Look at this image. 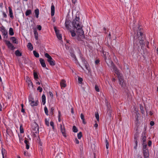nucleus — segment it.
<instances>
[{"mask_svg": "<svg viewBox=\"0 0 158 158\" xmlns=\"http://www.w3.org/2000/svg\"><path fill=\"white\" fill-rule=\"evenodd\" d=\"M79 18L77 17L73 19L72 22V24L74 29L76 28L77 35V39L79 41H81V43L84 45H85V42L83 41L85 39V36L84 35V31L82 29V26H80L79 24L78 20Z\"/></svg>", "mask_w": 158, "mask_h": 158, "instance_id": "nucleus-1", "label": "nucleus"}, {"mask_svg": "<svg viewBox=\"0 0 158 158\" xmlns=\"http://www.w3.org/2000/svg\"><path fill=\"white\" fill-rule=\"evenodd\" d=\"M31 128L32 130V132L33 133V135L35 137L36 136V134H39V126L35 122H34L32 124Z\"/></svg>", "mask_w": 158, "mask_h": 158, "instance_id": "nucleus-2", "label": "nucleus"}, {"mask_svg": "<svg viewBox=\"0 0 158 158\" xmlns=\"http://www.w3.org/2000/svg\"><path fill=\"white\" fill-rule=\"evenodd\" d=\"M109 63L110 64V66L112 67L113 70L114 71L115 73L118 74L119 73V70L116 66L114 64L112 60H109Z\"/></svg>", "mask_w": 158, "mask_h": 158, "instance_id": "nucleus-3", "label": "nucleus"}, {"mask_svg": "<svg viewBox=\"0 0 158 158\" xmlns=\"http://www.w3.org/2000/svg\"><path fill=\"white\" fill-rule=\"evenodd\" d=\"M54 28L58 39L59 40H61L62 38V35L60 33L59 30L57 29L56 26L54 27Z\"/></svg>", "mask_w": 158, "mask_h": 158, "instance_id": "nucleus-4", "label": "nucleus"}, {"mask_svg": "<svg viewBox=\"0 0 158 158\" xmlns=\"http://www.w3.org/2000/svg\"><path fill=\"white\" fill-rule=\"evenodd\" d=\"M29 101L31 102L30 104L32 106H37L38 104V101L37 100L35 102L33 101V99L32 98H29Z\"/></svg>", "mask_w": 158, "mask_h": 158, "instance_id": "nucleus-5", "label": "nucleus"}, {"mask_svg": "<svg viewBox=\"0 0 158 158\" xmlns=\"http://www.w3.org/2000/svg\"><path fill=\"white\" fill-rule=\"evenodd\" d=\"M4 42L9 48L10 49L12 50H13L15 49V48L13 45L9 41L5 40Z\"/></svg>", "mask_w": 158, "mask_h": 158, "instance_id": "nucleus-6", "label": "nucleus"}, {"mask_svg": "<svg viewBox=\"0 0 158 158\" xmlns=\"http://www.w3.org/2000/svg\"><path fill=\"white\" fill-rule=\"evenodd\" d=\"M60 129L64 137H66L67 136L66 134L65 130L64 128V126L63 125V126L62 124H60Z\"/></svg>", "mask_w": 158, "mask_h": 158, "instance_id": "nucleus-7", "label": "nucleus"}, {"mask_svg": "<svg viewBox=\"0 0 158 158\" xmlns=\"http://www.w3.org/2000/svg\"><path fill=\"white\" fill-rule=\"evenodd\" d=\"M136 35L137 36V38L138 40H143V34L142 31H140L138 35L137 34Z\"/></svg>", "mask_w": 158, "mask_h": 158, "instance_id": "nucleus-8", "label": "nucleus"}, {"mask_svg": "<svg viewBox=\"0 0 158 158\" xmlns=\"http://www.w3.org/2000/svg\"><path fill=\"white\" fill-rule=\"evenodd\" d=\"M144 158H148L149 156V152L148 150H144L143 151Z\"/></svg>", "mask_w": 158, "mask_h": 158, "instance_id": "nucleus-9", "label": "nucleus"}, {"mask_svg": "<svg viewBox=\"0 0 158 158\" xmlns=\"http://www.w3.org/2000/svg\"><path fill=\"white\" fill-rule=\"evenodd\" d=\"M71 23V21L69 20H66L65 21V27L67 29L69 30L71 29L69 28V27H70V24Z\"/></svg>", "mask_w": 158, "mask_h": 158, "instance_id": "nucleus-10", "label": "nucleus"}, {"mask_svg": "<svg viewBox=\"0 0 158 158\" xmlns=\"http://www.w3.org/2000/svg\"><path fill=\"white\" fill-rule=\"evenodd\" d=\"M26 82L27 83L28 85L30 86V85L33 87V85L30 79L28 77H26Z\"/></svg>", "mask_w": 158, "mask_h": 158, "instance_id": "nucleus-11", "label": "nucleus"}, {"mask_svg": "<svg viewBox=\"0 0 158 158\" xmlns=\"http://www.w3.org/2000/svg\"><path fill=\"white\" fill-rule=\"evenodd\" d=\"M60 85L61 89L63 88H65L66 86V81L64 80H62L60 82Z\"/></svg>", "mask_w": 158, "mask_h": 158, "instance_id": "nucleus-12", "label": "nucleus"}, {"mask_svg": "<svg viewBox=\"0 0 158 158\" xmlns=\"http://www.w3.org/2000/svg\"><path fill=\"white\" fill-rule=\"evenodd\" d=\"M40 61L41 66L44 68H45L46 67V65L45 63L44 60L42 58H40Z\"/></svg>", "mask_w": 158, "mask_h": 158, "instance_id": "nucleus-13", "label": "nucleus"}, {"mask_svg": "<svg viewBox=\"0 0 158 158\" xmlns=\"http://www.w3.org/2000/svg\"><path fill=\"white\" fill-rule=\"evenodd\" d=\"M0 31L2 32L3 35L5 34L6 33H7V31L6 30L5 27L3 26L0 27Z\"/></svg>", "mask_w": 158, "mask_h": 158, "instance_id": "nucleus-14", "label": "nucleus"}, {"mask_svg": "<svg viewBox=\"0 0 158 158\" xmlns=\"http://www.w3.org/2000/svg\"><path fill=\"white\" fill-rule=\"evenodd\" d=\"M45 56L48 58L47 61L48 62L50 60H53V59L52 58L51 56L48 53H45L44 54Z\"/></svg>", "mask_w": 158, "mask_h": 158, "instance_id": "nucleus-15", "label": "nucleus"}, {"mask_svg": "<svg viewBox=\"0 0 158 158\" xmlns=\"http://www.w3.org/2000/svg\"><path fill=\"white\" fill-rule=\"evenodd\" d=\"M51 16H52L54 15L55 13V7L54 5L53 4V3H52V5L51 6Z\"/></svg>", "mask_w": 158, "mask_h": 158, "instance_id": "nucleus-16", "label": "nucleus"}, {"mask_svg": "<svg viewBox=\"0 0 158 158\" xmlns=\"http://www.w3.org/2000/svg\"><path fill=\"white\" fill-rule=\"evenodd\" d=\"M33 31H34L35 39L36 40H38V32H37L35 28L34 29Z\"/></svg>", "mask_w": 158, "mask_h": 158, "instance_id": "nucleus-17", "label": "nucleus"}, {"mask_svg": "<svg viewBox=\"0 0 158 158\" xmlns=\"http://www.w3.org/2000/svg\"><path fill=\"white\" fill-rule=\"evenodd\" d=\"M8 9H9V10L10 16L11 18L12 19H13V18L14 17L13 16V12H12V9L10 7H9Z\"/></svg>", "mask_w": 158, "mask_h": 158, "instance_id": "nucleus-18", "label": "nucleus"}, {"mask_svg": "<svg viewBox=\"0 0 158 158\" xmlns=\"http://www.w3.org/2000/svg\"><path fill=\"white\" fill-rule=\"evenodd\" d=\"M118 83L119 84L121 85V87L122 88H125L126 86V85L123 81H118Z\"/></svg>", "mask_w": 158, "mask_h": 158, "instance_id": "nucleus-19", "label": "nucleus"}, {"mask_svg": "<svg viewBox=\"0 0 158 158\" xmlns=\"http://www.w3.org/2000/svg\"><path fill=\"white\" fill-rule=\"evenodd\" d=\"M41 99L43 105H44L46 102V97L44 94H43L41 97Z\"/></svg>", "mask_w": 158, "mask_h": 158, "instance_id": "nucleus-20", "label": "nucleus"}, {"mask_svg": "<svg viewBox=\"0 0 158 158\" xmlns=\"http://www.w3.org/2000/svg\"><path fill=\"white\" fill-rule=\"evenodd\" d=\"M80 117L81 119L82 120V123L83 124H85L86 123V122L85 121V119L84 118V116L83 114L81 113L80 115Z\"/></svg>", "mask_w": 158, "mask_h": 158, "instance_id": "nucleus-21", "label": "nucleus"}, {"mask_svg": "<svg viewBox=\"0 0 158 158\" xmlns=\"http://www.w3.org/2000/svg\"><path fill=\"white\" fill-rule=\"evenodd\" d=\"M35 15V17L36 18H38L39 17V11L38 9L37 8L34 11Z\"/></svg>", "mask_w": 158, "mask_h": 158, "instance_id": "nucleus-22", "label": "nucleus"}, {"mask_svg": "<svg viewBox=\"0 0 158 158\" xmlns=\"http://www.w3.org/2000/svg\"><path fill=\"white\" fill-rule=\"evenodd\" d=\"M10 39L12 40L13 43L16 44H18V42L16 41V39L14 37H12L10 38Z\"/></svg>", "mask_w": 158, "mask_h": 158, "instance_id": "nucleus-23", "label": "nucleus"}, {"mask_svg": "<svg viewBox=\"0 0 158 158\" xmlns=\"http://www.w3.org/2000/svg\"><path fill=\"white\" fill-rule=\"evenodd\" d=\"M107 114L108 115V116L109 117V118H110L111 117L112 111L109 109L108 107L107 108Z\"/></svg>", "mask_w": 158, "mask_h": 158, "instance_id": "nucleus-24", "label": "nucleus"}, {"mask_svg": "<svg viewBox=\"0 0 158 158\" xmlns=\"http://www.w3.org/2000/svg\"><path fill=\"white\" fill-rule=\"evenodd\" d=\"M27 47L31 51H32L33 49V47L31 44V43L30 42L28 43L27 44Z\"/></svg>", "mask_w": 158, "mask_h": 158, "instance_id": "nucleus-25", "label": "nucleus"}, {"mask_svg": "<svg viewBox=\"0 0 158 158\" xmlns=\"http://www.w3.org/2000/svg\"><path fill=\"white\" fill-rule=\"evenodd\" d=\"M15 53L17 56H22V53L19 50L16 51Z\"/></svg>", "mask_w": 158, "mask_h": 158, "instance_id": "nucleus-26", "label": "nucleus"}, {"mask_svg": "<svg viewBox=\"0 0 158 158\" xmlns=\"http://www.w3.org/2000/svg\"><path fill=\"white\" fill-rule=\"evenodd\" d=\"M24 143L26 144V148L27 149H28L29 148V142L27 140L25 139L24 140Z\"/></svg>", "mask_w": 158, "mask_h": 158, "instance_id": "nucleus-27", "label": "nucleus"}, {"mask_svg": "<svg viewBox=\"0 0 158 158\" xmlns=\"http://www.w3.org/2000/svg\"><path fill=\"white\" fill-rule=\"evenodd\" d=\"M48 62L51 66H53L55 64V61L53 60H53H50Z\"/></svg>", "mask_w": 158, "mask_h": 158, "instance_id": "nucleus-28", "label": "nucleus"}, {"mask_svg": "<svg viewBox=\"0 0 158 158\" xmlns=\"http://www.w3.org/2000/svg\"><path fill=\"white\" fill-rule=\"evenodd\" d=\"M33 75L34 79L36 80L37 81V80L38 79V77L37 73L36 72L34 71L33 73Z\"/></svg>", "mask_w": 158, "mask_h": 158, "instance_id": "nucleus-29", "label": "nucleus"}, {"mask_svg": "<svg viewBox=\"0 0 158 158\" xmlns=\"http://www.w3.org/2000/svg\"><path fill=\"white\" fill-rule=\"evenodd\" d=\"M9 34L10 35H14L13 29L12 28L10 27L9 30Z\"/></svg>", "mask_w": 158, "mask_h": 158, "instance_id": "nucleus-30", "label": "nucleus"}, {"mask_svg": "<svg viewBox=\"0 0 158 158\" xmlns=\"http://www.w3.org/2000/svg\"><path fill=\"white\" fill-rule=\"evenodd\" d=\"M31 14V10H27L26 12V15L27 16Z\"/></svg>", "mask_w": 158, "mask_h": 158, "instance_id": "nucleus-31", "label": "nucleus"}, {"mask_svg": "<svg viewBox=\"0 0 158 158\" xmlns=\"http://www.w3.org/2000/svg\"><path fill=\"white\" fill-rule=\"evenodd\" d=\"M33 53L36 57L38 58L39 57V54L36 51H33Z\"/></svg>", "mask_w": 158, "mask_h": 158, "instance_id": "nucleus-32", "label": "nucleus"}, {"mask_svg": "<svg viewBox=\"0 0 158 158\" xmlns=\"http://www.w3.org/2000/svg\"><path fill=\"white\" fill-rule=\"evenodd\" d=\"M142 145H143V151L145 150H148L147 148V145L146 143H142Z\"/></svg>", "mask_w": 158, "mask_h": 158, "instance_id": "nucleus-33", "label": "nucleus"}, {"mask_svg": "<svg viewBox=\"0 0 158 158\" xmlns=\"http://www.w3.org/2000/svg\"><path fill=\"white\" fill-rule=\"evenodd\" d=\"M139 43L140 45L141 46V47H142V46L143 45H145V42H144V40H139Z\"/></svg>", "mask_w": 158, "mask_h": 158, "instance_id": "nucleus-34", "label": "nucleus"}, {"mask_svg": "<svg viewBox=\"0 0 158 158\" xmlns=\"http://www.w3.org/2000/svg\"><path fill=\"white\" fill-rule=\"evenodd\" d=\"M73 131L75 133L77 132L78 131V129L75 126H73Z\"/></svg>", "mask_w": 158, "mask_h": 158, "instance_id": "nucleus-35", "label": "nucleus"}, {"mask_svg": "<svg viewBox=\"0 0 158 158\" xmlns=\"http://www.w3.org/2000/svg\"><path fill=\"white\" fill-rule=\"evenodd\" d=\"M70 54H71V56L72 57L74 58V59H75V60L76 61H77V60L76 57L75 55L74 54V53H73V52H71Z\"/></svg>", "mask_w": 158, "mask_h": 158, "instance_id": "nucleus-36", "label": "nucleus"}, {"mask_svg": "<svg viewBox=\"0 0 158 158\" xmlns=\"http://www.w3.org/2000/svg\"><path fill=\"white\" fill-rule=\"evenodd\" d=\"M95 116L97 120L98 121L99 120V115L98 112H96L95 113Z\"/></svg>", "mask_w": 158, "mask_h": 158, "instance_id": "nucleus-37", "label": "nucleus"}, {"mask_svg": "<svg viewBox=\"0 0 158 158\" xmlns=\"http://www.w3.org/2000/svg\"><path fill=\"white\" fill-rule=\"evenodd\" d=\"M81 59L83 62V63L84 64H87V61L85 60L84 58L81 57Z\"/></svg>", "mask_w": 158, "mask_h": 158, "instance_id": "nucleus-38", "label": "nucleus"}, {"mask_svg": "<svg viewBox=\"0 0 158 158\" xmlns=\"http://www.w3.org/2000/svg\"><path fill=\"white\" fill-rule=\"evenodd\" d=\"M82 136V133L81 132H79L78 134H77V137L79 139H81V137Z\"/></svg>", "mask_w": 158, "mask_h": 158, "instance_id": "nucleus-39", "label": "nucleus"}, {"mask_svg": "<svg viewBox=\"0 0 158 158\" xmlns=\"http://www.w3.org/2000/svg\"><path fill=\"white\" fill-rule=\"evenodd\" d=\"M44 110L46 114L47 115H48V110L46 106L44 108Z\"/></svg>", "mask_w": 158, "mask_h": 158, "instance_id": "nucleus-40", "label": "nucleus"}, {"mask_svg": "<svg viewBox=\"0 0 158 158\" xmlns=\"http://www.w3.org/2000/svg\"><path fill=\"white\" fill-rule=\"evenodd\" d=\"M140 110L141 111V112L143 114H144V111L143 110V106H142V105H140Z\"/></svg>", "mask_w": 158, "mask_h": 158, "instance_id": "nucleus-41", "label": "nucleus"}, {"mask_svg": "<svg viewBox=\"0 0 158 158\" xmlns=\"http://www.w3.org/2000/svg\"><path fill=\"white\" fill-rule=\"evenodd\" d=\"M105 143L106 148V149H108L109 148V142L107 139H106L105 140Z\"/></svg>", "mask_w": 158, "mask_h": 158, "instance_id": "nucleus-42", "label": "nucleus"}, {"mask_svg": "<svg viewBox=\"0 0 158 158\" xmlns=\"http://www.w3.org/2000/svg\"><path fill=\"white\" fill-rule=\"evenodd\" d=\"M134 141L135 142V146L134 147V148H135V149H137V144H138L137 140H134Z\"/></svg>", "mask_w": 158, "mask_h": 158, "instance_id": "nucleus-43", "label": "nucleus"}, {"mask_svg": "<svg viewBox=\"0 0 158 158\" xmlns=\"http://www.w3.org/2000/svg\"><path fill=\"white\" fill-rule=\"evenodd\" d=\"M69 31L71 32V35L72 37H74L76 35V34L74 31Z\"/></svg>", "mask_w": 158, "mask_h": 158, "instance_id": "nucleus-44", "label": "nucleus"}, {"mask_svg": "<svg viewBox=\"0 0 158 158\" xmlns=\"http://www.w3.org/2000/svg\"><path fill=\"white\" fill-rule=\"evenodd\" d=\"M20 131L21 133H22L24 132L23 129L22 127V125H21L20 127Z\"/></svg>", "mask_w": 158, "mask_h": 158, "instance_id": "nucleus-45", "label": "nucleus"}, {"mask_svg": "<svg viewBox=\"0 0 158 158\" xmlns=\"http://www.w3.org/2000/svg\"><path fill=\"white\" fill-rule=\"evenodd\" d=\"M142 141H143V143H146L145 142L146 140V137L145 136H144L143 137V138L142 139Z\"/></svg>", "mask_w": 158, "mask_h": 158, "instance_id": "nucleus-46", "label": "nucleus"}, {"mask_svg": "<svg viewBox=\"0 0 158 158\" xmlns=\"http://www.w3.org/2000/svg\"><path fill=\"white\" fill-rule=\"evenodd\" d=\"M83 81V79L80 77H78V83L80 84H81L82 83V82Z\"/></svg>", "mask_w": 158, "mask_h": 158, "instance_id": "nucleus-47", "label": "nucleus"}, {"mask_svg": "<svg viewBox=\"0 0 158 158\" xmlns=\"http://www.w3.org/2000/svg\"><path fill=\"white\" fill-rule=\"evenodd\" d=\"M138 137V133H136L134 135V138L135 140H137V138Z\"/></svg>", "mask_w": 158, "mask_h": 158, "instance_id": "nucleus-48", "label": "nucleus"}, {"mask_svg": "<svg viewBox=\"0 0 158 158\" xmlns=\"http://www.w3.org/2000/svg\"><path fill=\"white\" fill-rule=\"evenodd\" d=\"M24 154L26 156H30V154H29L27 152H24Z\"/></svg>", "mask_w": 158, "mask_h": 158, "instance_id": "nucleus-49", "label": "nucleus"}, {"mask_svg": "<svg viewBox=\"0 0 158 158\" xmlns=\"http://www.w3.org/2000/svg\"><path fill=\"white\" fill-rule=\"evenodd\" d=\"M95 89L96 90V91H97V92H98L99 91V88L98 87V86L97 85H95Z\"/></svg>", "mask_w": 158, "mask_h": 158, "instance_id": "nucleus-50", "label": "nucleus"}, {"mask_svg": "<svg viewBox=\"0 0 158 158\" xmlns=\"http://www.w3.org/2000/svg\"><path fill=\"white\" fill-rule=\"evenodd\" d=\"M118 81H123V79L122 77V76L120 75L118 76Z\"/></svg>", "mask_w": 158, "mask_h": 158, "instance_id": "nucleus-51", "label": "nucleus"}, {"mask_svg": "<svg viewBox=\"0 0 158 158\" xmlns=\"http://www.w3.org/2000/svg\"><path fill=\"white\" fill-rule=\"evenodd\" d=\"M37 90H39L40 92H41L43 90L42 88L40 86H39L37 89Z\"/></svg>", "mask_w": 158, "mask_h": 158, "instance_id": "nucleus-52", "label": "nucleus"}, {"mask_svg": "<svg viewBox=\"0 0 158 158\" xmlns=\"http://www.w3.org/2000/svg\"><path fill=\"white\" fill-rule=\"evenodd\" d=\"M104 60L106 62L107 64V65H108V66H110V64H109V63H108L106 61V56H104Z\"/></svg>", "mask_w": 158, "mask_h": 158, "instance_id": "nucleus-53", "label": "nucleus"}, {"mask_svg": "<svg viewBox=\"0 0 158 158\" xmlns=\"http://www.w3.org/2000/svg\"><path fill=\"white\" fill-rule=\"evenodd\" d=\"M141 29H142V28H140V27L139 26V27L138 30H137V34L138 35L139 34V32L140 31H141Z\"/></svg>", "mask_w": 158, "mask_h": 158, "instance_id": "nucleus-54", "label": "nucleus"}, {"mask_svg": "<svg viewBox=\"0 0 158 158\" xmlns=\"http://www.w3.org/2000/svg\"><path fill=\"white\" fill-rule=\"evenodd\" d=\"M45 124H46V125L47 126H49V121H48L47 120V118H46L45 119Z\"/></svg>", "mask_w": 158, "mask_h": 158, "instance_id": "nucleus-55", "label": "nucleus"}, {"mask_svg": "<svg viewBox=\"0 0 158 158\" xmlns=\"http://www.w3.org/2000/svg\"><path fill=\"white\" fill-rule=\"evenodd\" d=\"M54 110V109L53 107H52L51 108L50 113L52 115L53 114Z\"/></svg>", "mask_w": 158, "mask_h": 158, "instance_id": "nucleus-56", "label": "nucleus"}, {"mask_svg": "<svg viewBox=\"0 0 158 158\" xmlns=\"http://www.w3.org/2000/svg\"><path fill=\"white\" fill-rule=\"evenodd\" d=\"M41 28L42 27L41 25H38L37 26V29L39 30L40 31L41 30Z\"/></svg>", "mask_w": 158, "mask_h": 158, "instance_id": "nucleus-57", "label": "nucleus"}, {"mask_svg": "<svg viewBox=\"0 0 158 158\" xmlns=\"http://www.w3.org/2000/svg\"><path fill=\"white\" fill-rule=\"evenodd\" d=\"M24 63L27 64L28 63V60H27L26 58H24Z\"/></svg>", "mask_w": 158, "mask_h": 158, "instance_id": "nucleus-58", "label": "nucleus"}, {"mask_svg": "<svg viewBox=\"0 0 158 158\" xmlns=\"http://www.w3.org/2000/svg\"><path fill=\"white\" fill-rule=\"evenodd\" d=\"M99 62H100V61L99 60H96L95 61V63L96 64H98L99 63Z\"/></svg>", "mask_w": 158, "mask_h": 158, "instance_id": "nucleus-59", "label": "nucleus"}, {"mask_svg": "<svg viewBox=\"0 0 158 158\" xmlns=\"http://www.w3.org/2000/svg\"><path fill=\"white\" fill-rule=\"evenodd\" d=\"M75 141L77 144H78L79 143V141L76 138L75 139Z\"/></svg>", "mask_w": 158, "mask_h": 158, "instance_id": "nucleus-60", "label": "nucleus"}, {"mask_svg": "<svg viewBox=\"0 0 158 158\" xmlns=\"http://www.w3.org/2000/svg\"><path fill=\"white\" fill-rule=\"evenodd\" d=\"M152 141L151 140H149L148 142V145L149 146H150L152 145Z\"/></svg>", "mask_w": 158, "mask_h": 158, "instance_id": "nucleus-61", "label": "nucleus"}, {"mask_svg": "<svg viewBox=\"0 0 158 158\" xmlns=\"http://www.w3.org/2000/svg\"><path fill=\"white\" fill-rule=\"evenodd\" d=\"M150 124L151 126H153L154 124V123L153 121H151L150 122Z\"/></svg>", "mask_w": 158, "mask_h": 158, "instance_id": "nucleus-62", "label": "nucleus"}, {"mask_svg": "<svg viewBox=\"0 0 158 158\" xmlns=\"http://www.w3.org/2000/svg\"><path fill=\"white\" fill-rule=\"evenodd\" d=\"M49 94L51 97H53V94L52 92L49 91Z\"/></svg>", "mask_w": 158, "mask_h": 158, "instance_id": "nucleus-63", "label": "nucleus"}, {"mask_svg": "<svg viewBox=\"0 0 158 158\" xmlns=\"http://www.w3.org/2000/svg\"><path fill=\"white\" fill-rule=\"evenodd\" d=\"M50 125L52 127L54 126V123L52 121H51L50 122Z\"/></svg>", "mask_w": 158, "mask_h": 158, "instance_id": "nucleus-64", "label": "nucleus"}]
</instances>
